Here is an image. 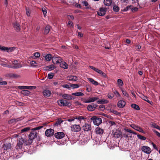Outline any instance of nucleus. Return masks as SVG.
I'll use <instances>...</instances> for the list:
<instances>
[{
  "mask_svg": "<svg viewBox=\"0 0 160 160\" xmlns=\"http://www.w3.org/2000/svg\"><path fill=\"white\" fill-rule=\"evenodd\" d=\"M42 128L43 126H39L32 129V131L31 132L29 135V139L28 140L29 144H31L32 142V140L38 136V133L35 131L39 130Z\"/></svg>",
  "mask_w": 160,
  "mask_h": 160,
  "instance_id": "nucleus-1",
  "label": "nucleus"
},
{
  "mask_svg": "<svg viewBox=\"0 0 160 160\" xmlns=\"http://www.w3.org/2000/svg\"><path fill=\"white\" fill-rule=\"evenodd\" d=\"M23 137L22 136L19 137L18 138V142L17 143V145L15 147V148L18 150L21 149L22 148L23 144L24 145H27L29 144L28 140L26 139L23 136Z\"/></svg>",
  "mask_w": 160,
  "mask_h": 160,
  "instance_id": "nucleus-2",
  "label": "nucleus"
},
{
  "mask_svg": "<svg viewBox=\"0 0 160 160\" xmlns=\"http://www.w3.org/2000/svg\"><path fill=\"white\" fill-rule=\"evenodd\" d=\"M91 120L93 121V123L95 125L97 126L99 125L102 122V119L101 118L96 116L92 117Z\"/></svg>",
  "mask_w": 160,
  "mask_h": 160,
  "instance_id": "nucleus-3",
  "label": "nucleus"
},
{
  "mask_svg": "<svg viewBox=\"0 0 160 160\" xmlns=\"http://www.w3.org/2000/svg\"><path fill=\"white\" fill-rule=\"evenodd\" d=\"M58 102L59 106H66L68 107H70L72 105L71 102H68L67 100L64 99L59 100L58 101Z\"/></svg>",
  "mask_w": 160,
  "mask_h": 160,
  "instance_id": "nucleus-4",
  "label": "nucleus"
},
{
  "mask_svg": "<svg viewBox=\"0 0 160 160\" xmlns=\"http://www.w3.org/2000/svg\"><path fill=\"white\" fill-rule=\"evenodd\" d=\"M11 144L6 141H4L3 144L2 145L3 149L5 150H8L11 148Z\"/></svg>",
  "mask_w": 160,
  "mask_h": 160,
  "instance_id": "nucleus-5",
  "label": "nucleus"
},
{
  "mask_svg": "<svg viewBox=\"0 0 160 160\" xmlns=\"http://www.w3.org/2000/svg\"><path fill=\"white\" fill-rule=\"evenodd\" d=\"M52 60L53 64H60L63 60L59 56H53L52 58Z\"/></svg>",
  "mask_w": 160,
  "mask_h": 160,
  "instance_id": "nucleus-6",
  "label": "nucleus"
},
{
  "mask_svg": "<svg viewBox=\"0 0 160 160\" xmlns=\"http://www.w3.org/2000/svg\"><path fill=\"white\" fill-rule=\"evenodd\" d=\"M10 68L17 69L20 68L22 67L21 63H19L17 60H14L12 62V65H10Z\"/></svg>",
  "mask_w": 160,
  "mask_h": 160,
  "instance_id": "nucleus-7",
  "label": "nucleus"
},
{
  "mask_svg": "<svg viewBox=\"0 0 160 160\" xmlns=\"http://www.w3.org/2000/svg\"><path fill=\"white\" fill-rule=\"evenodd\" d=\"M14 49V47L7 48L3 46L0 45V50L3 51H6L7 52H11L13 51Z\"/></svg>",
  "mask_w": 160,
  "mask_h": 160,
  "instance_id": "nucleus-8",
  "label": "nucleus"
},
{
  "mask_svg": "<svg viewBox=\"0 0 160 160\" xmlns=\"http://www.w3.org/2000/svg\"><path fill=\"white\" fill-rule=\"evenodd\" d=\"M81 130V127L79 125H73L71 126V130L72 132H78Z\"/></svg>",
  "mask_w": 160,
  "mask_h": 160,
  "instance_id": "nucleus-9",
  "label": "nucleus"
},
{
  "mask_svg": "<svg viewBox=\"0 0 160 160\" xmlns=\"http://www.w3.org/2000/svg\"><path fill=\"white\" fill-rule=\"evenodd\" d=\"M54 130L51 128H50L46 130L45 134L46 136L50 137L53 136L54 134Z\"/></svg>",
  "mask_w": 160,
  "mask_h": 160,
  "instance_id": "nucleus-10",
  "label": "nucleus"
},
{
  "mask_svg": "<svg viewBox=\"0 0 160 160\" xmlns=\"http://www.w3.org/2000/svg\"><path fill=\"white\" fill-rule=\"evenodd\" d=\"M97 107L98 105L97 104L92 103L88 106L87 109L90 111H94Z\"/></svg>",
  "mask_w": 160,
  "mask_h": 160,
  "instance_id": "nucleus-11",
  "label": "nucleus"
},
{
  "mask_svg": "<svg viewBox=\"0 0 160 160\" xmlns=\"http://www.w3.org/2000/svg\"><path fill=\"white\" fill-rule=\"evenodd\" d=\"M65 136V134L63 132H58L54 134L55 137L58 139H61Z\"/></svg>",
  "mask_w": 160,
  "mask_h": 160,
  "instance_id": "nucleus-12",
  "label": "nucleus"
},
{
  "mask_svg": "<svg viewBox=\"0 0 160 160\" xmlns=\"http://www.w3.org/2000/svg\"><path fill=\"white\" fill-rule=\"evenodd\" d=\"M83 130L84 131H91L92 129L90 124L88 123H85L82 127Z\"/></svg>",
  "mask_w": 160,
  "mask_h": 160,
  "instance_id": "nucleus-13",
  "label": "nucleus"
},
{
  "mask_svg": "<svg viewBox=\"0 0 160 160\" xmlns=\"http://www.w3.org/2000/svg\"><path fill=\"white\" fill-rule=\"evenodd\" d=\"M141 150L144 152L148 154H149L151 151L150 148L146 146H142V147Z\"/></svg>",
  "mask_w": 160,
  "mask_h": 160,
  "instance_id": "nucleus-14",
  "label": "nucleus"
},
{
  "mask_svg": "<svg viewBox=\"0 0 160 160\" xmlns=\"http://www.w3.org/2000/svg\"><path fill=\"white\" fill-rule=\"evenodd\" d=\"M106 12V9L105 8H99V10L97 12V14L100 16H103Z\"/></svg>",
  "mask_w": 160,
  "mask_h": 160,
  "instance_id": "nucleus-15",
  "label": "nucleus"
},
{
  "mask_svg": "<svg viewBox=\"0 0 160 160\" xmlns=\"http://www.w3.org/2000/svg\"><path fill=\"white\" fill-rule=\"evenodd\" d=\"M18 88L20 89H34L36 88L35 86H19Z\"/></svg>",
  "mask_w": 160,
  "mask_h": 160,
  "instance_id": "nucleus-16",
  "label": "nucleus"
},
{
  "mask_svg": "<svg viewBox=\"0 0 160 160\" xmlns=\"http://www.w3.org/2000/svg\"><path fill=\"white\" fill-rule=\"evenodd\" d=\"M98 99L99 98H98L96 97H92L89 98L87 100H85V101H84L83 102L86 103L93 102L96 100H98Z\"/></svg>",
  "mask_w": 160,
  "mask_h": 160,
  "instance_id": "nucleus-17",
  "label": "nucleus"
},
{
  "mask_svg": "<svg viewBox=\"0 0 160 160\" xmlns=\"http://www.w3.org/2000/svg\"><path fill=\"white\" fill-rule=\"evenodd\" d=\"M131 127L134 129L142 132H143L144 131L140 127L137 126L135 124H132L130 125Z\"/></svg>",
  "mask_w": 160,
  "mask_h": 160,
  "instance_id": "nucleus-18",
  "label": "nucleus"
},
{
  "mask_svg": "<svg viewBox=\"0 0 160 160\" xmlns=\"http://www.w3.org/2000/svg\"><path fill=\"white\" fill-rule=\"evenodd\" d=\"M56 68V67L53 64H51L50 65L48 66L44 67V70L50 71L54 70Z\"/></svg>",
  "mask_w": 160,
  "mask_h": 160,
  "instance_id": "nucleus-19",
  "label": "nucleus"
},
{
  "mask_svg": "<svg viewBox=\"0 0 160 160\" xmlns=\"http://www.w3.org/2000/svg\"><path fill=\"white\" fill-rule=\"evenodd\" d=\"M13 27L15 29L17 32H19L20 30V26L19 23L17 22L13 23Z\"/></svg>",
  "mask_w": 160,
  "mask_h": 160,
  "instance_id": "nucleus-20",
  "label": "nucleus"
},
{
  "mask_svg": "<svg viewBox=\"0 0 160 160\" xmlns=\"http://www.w3.org/2000/svg\"><path fill=\"white\" fill-rule=\"evenodd\" d=\"M126 104L125 102L124 101L120 100L119 101L118 103V106L119 108H123L124 107Z\"/></svg>",
  "mask_w": 160,
  "mask_h": 160,
  "instance_id": "nucleus-21",
  "label": "nucleus"
},
{
  "mask_svg": "<svg viewBox=\"0 0 160 160\" xmlns=\"http://www.w3.org/2000/svg\"><path fill=\"white\" fill-rule=\"evenodd\" d=\"M43 93V96L45 97H49L51 94V92L48 90H44Z\"/></svg>",
  "mask_w": 160,
  "mask_h": 160,
  "instance_id": "nucleus-22",
  "label": "nucleus"
},
{
  "mask_svg": "<svg viewBox=\"0 0 160 160\" xmlns=\"http://www.w3.org/2000/svg\"><path fill=\"white\" fill-rule=\"evenodd\" d=\"M62 97L63 98L65 99L69 100H71L72 99V96L71 95L67 94H65L62 95Z\"/></svg>",
  "mask_w": 160,
  "mask_h": 160,
  "instance_id": "nucleus-23",
  "label": "nucleus"
},
{
  "mask_svg": "<svg viewBox=\"0 0 160 160\" xmlns=\"http://www.w3.org/2000/svg\"><path fill=\"white\" fill-rule=\"evenodd\" d=\"M60 67L64 69H67L68 68V65L65 62L62 61V62L60 63Z\"/></svg>",
  "mask_w": 160,
  "mask_h": 160,
  "instance_id": "nucleus-24",
  "label": "nucleus"
},
{
  "mask_svg": "<svg viewBox=\"0 0 160 160\" xmlns=\"http://www.w3.org/2000/svg\"><path fill=\"white\" fill-rule=\"evenodd\" d=\"M95 131L96 133L99 134H102L103 132V129L98 127L96 128Z\"/></svg>",
  "mask_w": 160,
  "mask_h": 160,
  "instance_id": "nucleus-25",
  "label": "nucleus"
},
{
  "mask_svg": "<svg viewBox=\"0 0 160 160\" xmlns=\"http://www.w3.org/2000/svg\"><path fill=\"white\" fill-rule=\"evenodd\" d=\"M89 67L94 70L95 71L97 72L98 73L101 74L102 73V71L96 68H95L94 67L91 66H89Z\"/></svg>",
  "mask_w": 160,
  "mask_h": 160,
  "instance_id": "nucleus-26",
  "label": "nucleus"
},
{
  "mask_svg": "<svg viewBox=\"0 0 160 160\" xmlns=\"http://www.w3.org/2000/svg\"><path fill=\"white\" fill-rule=\"evenodd\" d=\"M68 80L69 81H76L78 79V78L75 76H71L68 77Z\"/></svg>",
  "mask_w": 160,
  "mask_h": 160,
  "instance_id": "nucleus-27",
  "label": "nucleus"
},
{
  "mask_svg": "<svg viewBox=\"0 0 160 160\" xmlns=\"http://www.w3.org/2000/svg\"><path fill=\"white\" fill-rule=\"evenodd\" d=\"M88 79L91 83H92L93 85L97 86L99 84V83L98 82L95 81L92 78H88Z\"/></svg>",
  "mask_w": 160,
  "mask_h": 160,
  "instance_id": "nucleus-28",
  "label": "nucleus"
},
{
  "mask_svg": "<svg viewBox=\"0 0 160 160\" xmlns=\"http://www.w3.org/2000/svg\"><path fill=\"white\" fill-rule=\"evenodd\" d=\"M104 3L106 6H110L112 2V0H104Z\"/></svg>",
  "mask_w": 160,
  "mask_h": 160,
  "instance_id": "nucleus-29",
  "label": "nucleus"
},
{
  "mask_svg": "<svg viewBox=\"0 0 160 160\" xmlns=\"http://www.w3.org/2000/svg\"><path fill=\"white\" fill-rule=\"evenodd\" d=\"M142 99L146 101L147 102L149 103L151 105H152L153 102H152V101H150L148 99V97H147L145 96L144 95H143L142 97Z\"/></svg>",
  "mask_w": 160,
  "mask_h": 160,
  "instance_id": "nucleus-30",
  "label": "nucleus"
},
{
  "mask_svg": "<svg viewBox=\"0 0 160 160\" xmlns=\"http://www.w3.org/2000/svg\"><path fill=\"white\" fill-rule=\"evenodd\" d=\"M21 93L24 96H28L30 94V92L28 90L24 89L21 91Z\"/></svg>",
  "mask_w": 160,
  "mask_h": 160,
  "instance_id": "nucleus-31",
  "label": "nucleus"
},
{
  "mask_svg": "<svg viewBox=\"0 0 160 160\" xmlns=\"http://www.w3.org/2000/svg\"><path fill=\"white\" fill-rule=\"evenodd\" d=\"M97 102L98 103L100 104H105L107 103L108 102V101L107 100H105L104 99H99L98 100Z\"/></svg>",
  "mask_w": 160,
  "mask_h": 160,
  "instance_id": "nucleus-32",
  "label": "nucleus"
},
{
  "mask_svg": "<svg viewBox=\"0 0 160 160\" xmlns=\"http://www.w3.org/2000/svg\"><path fill=\"white\" fill-rule=\"evenodd\" d=\"M50 26L48 25H47L46 26L44 31L45 34H47L49 32L50 30Z\"/></svg>",
  "mask_w": 160,
  "mask_h": 160,
  "instance_id": "nucleus-33",
  "label": "nucleus"
},
{
  "mask_svg": "<svg viewBox=\"0 0 160 160\" xmlns=\"http://www.w3.org/2000/svg\"><path fill=\"white\" fill-rule=\"evenodd\" d=\"M45 60L47 61H49L52 59V55L50 54H47L45 57Z\"/></svg>",
  "mask_w": 160,
  "mask_h": 160,
  "instance_id": "nucleus-34",
  "label": "nucleus"
},
{
  "mask_svg": "<svg viewBox=\"0 0 160 160\" xmlns=\"http://www.w3.org/2000/svg\"><path fill=\"white\" fill-rule=\"evenodd\" d=\"M131 106L132 108H134L136 110H139L140 109V108L139 106L137 104H132Z\"/></svg>",
  "mask_w": 160,
  "mask_h": 160,
  "instance_id": "nucleus-35",
  "label": "nucleus"
},
{
  "mask_svg": "<svg viewBox=\"0 0 160 160\" xmlns=\"http://www.w3.org/2000/svg\"><path fill=\"white\" fill-rule=\"evenodd\" d=\"M72 95L74 96H82L84 95V94L82 92H80L73 93H72Z\"/></svg>",
  "mask_w": 160,
  "mask_h": 160,
  "instance_id": "nucleus-36",
  "label": "nucleus"
},
{
  "mask_svg": "<svg viewBox=\"0 0 160 160\" xmlns=\"http://www.w3.org/2000/svg\"><path fill=\"white\" fill-rule=\"evenodd\" d=\"M82 3L83 5L86 7L87 8H89V5L88 4V2L87 1H83L82 2Z\"/></svg>",
  "mask_w": 160,
  "mask_h": 160,
  "instance_id": "nucleus-37",
  "label": "nucleus"
},
{
  "mask_svg": "<svg viewBox=\"0 0 160 160\" xmlns=\"http://www.w3.org/2000/svg\"><path fill=\"white\" fill-rule=\"evenodd\" d=\"M75 118L78 120L80 121H81L82 120H84L85 118L84 117L82 116H75Z\"/></svg>",
  "mask_w": 160,
  "mask_h": 160,
  "instance_id": "nucleus-38",
  "label": "nucleus"
},
{
  "mask_svg": "<svg viewBox=\"0 0 160 160\" xmlns=\"http://www.w3.org/2000/svg\"><path fill=\"white\" fill-rule=\"evenodd\" d=\"M132 6L130 5L127 6L126 8H124L123 9H122V11L123 12H126L129 10L131 9V7Z\"/></svg>",
  "mask_w": 160,
  "mask_h": 160,
  "instance_id": "nucleus-39",
  "label": "nucleus"
},
{
  "mask_svg": "<svg viewBox=\"0 0 160 160\" xmlns=\"http://www.w3.org/2000/svg\"><path fill=\"white\" fill-rule=\"evenodd\" d=\"M62 122V120L61 119H58L54 124L55 126H58Z\"/></svg>",
  "mask_w": 160,
  "mask_h": 160,
  "instance_id": "nucleus-40",
  "label": "nucleus"
},
{
  "mask_svg": "<svg viewBox=\"0 0 160 160\" xmlns=\"http://www.w3.org/2000/svg\"><path fill=\"white\" fill-rule=\"evenodd\" d=\"M113 10L114 12H118L119 10V8L117 5H114L113 8Z\"/></svg>",
  "mask_w": 160,
  "mask_h": 160,
  "instance_id": "nucleus-41",
  "label": "nucleus"
},
{
  "mask_svg": "<svg viewBox=\"0 0 160 160\" xmlns=\"http://www.w3.org/2000/svg\"><path fill=\"white\" fill-rule=\"evenodd\" d=\"M26 14L28 16H29L30 15L31 11L29 8H26Z\"/></svg>",
  "mask_w": 160,
  "mask_h": 160,
  "instance_id": "nucleus-42",
  "label": "nucleus"
},
{
  "mask_svg": "<svg viewBox=\"0 0 160 160\" xmlns=\"http://www.w3.org/2000/svg\"><path fill=\"white\" fill-rule=\"evenodd\" d=\"M30 128L29 127H26L24 128H23L21 129V132H27L30 130Z\"/></svg>",
  "mask_w": 160,
  "mask_h": 160,
  "instance_id": "nucleus-43",
  "label": "nucleus"
},
{
  "mask_svg": "<svg viewBox=\"0 0 160 160\" xmlns=\"http://www.w3.org/2000/svg\"><path fill=\"white\" fill-rule=\"evenodd\" d=\"M70 87L73 89L78 88L79 87V85L78 84H70Z\"/></svg>",
  "mask_w": 160,
  "mask_h": 160,
  "instance_id": "nucleus-44",
  "label": "nucleus"
},
{
  "mask_svg": "<svg viewBox=\"0 0 160 160\" xmlns=\"http://www.w3.org/2000/svg\"><path fill=\"white\" fill-rule=\"evenodd\" d=\"M117 83L118 85L121 86H122L123 85V82L122 80L120 79H119L118 80Z\"/></svg>",
  "mask_w": 160,
  "mask_h": 160,
  "instance_id": "nucleus-45",
  "label": "nucleus"
},
{
  "mask_svg": "<svg viewBox=\"0 0 160 160\" xmlns=\"http://www.w3.org/2000/svg\"><path fill=\"white\" fill-rule=\"evenodd\" d=\"M10 77H13L14 78H20V76L19 75L15 74H11L10 75Z\"/></svg>",
  "mask_w": 160,
  "mask_h": 160,
  "instance_id": "nucleus-46",
  "label": "nucleus"
},
{
  "mask_svg": "<svg viewBox=\"0 0 160 160\" xmlns=\"http://www.w3.org/2000/svg\"><path fill=\"white\" fill-rule=\"evenodd\" d=\"M137 137L138 138L140 139L141 140H145L146 139V138L145 137L142 136L138 134L137 135Z\"/></svg>",
  "mask_w": 160,
  "mask_h": 160,
  "instance_id": "nucleus-47",
  "label": "nucleus"
},
{
  "mask_svg": "<svg viewBox=\"0 0 160 160\" xmlns=\"http://www.w3.org/2000/svg\"><path fill=\"white\" fill-rule=\"evenodd\" d=\"M122 92L124 95L128 97L129 96V95L128 93L124 90H122Z\"/></svg>",
  "mask_w": 160,
  "mask_h": 160,
  "instance_id": "nucleus-48",
  "label": "nucleus"
},
{
  "mask_svg": "<svg viewBox=\"0 0 160 160\" xmlns=\"http://www.w3.org/2000/svg\"><path fill=\"white\" fill-rule=\"evenodd\" d=\"M110 112H112L114 114H116V115H118L119 114V113L118 112V111H117L113 110V109H110Z\"/></svg>",
  "mask_w": 160,
  "mask_h": 160,
  "instance_id": "nucleus-49",
  "label": "nucleus"
},
{
  "mask_svg": "<svg viewBox=\"0 0 160 160\" xmlns=\"http://www.w3.org/2000/svg\"><path fill=\"white\" fill-rule=\"evenodd\" d=\"M54 76V74L53 73H49L48 75V78L49 79H51Z\"/></svg>",
  "mask_w": 160,
  "mask_h": 160,
  "instance_id": "nucleus-50",
  "label": "nucleus"
},
{
  "mask_svg": "<svg viewBox=\"0 0 160 160\" xmlns=\"http://www.w3.org/2000/svg\"><path fill=\"white\" fill-rule=\"evenodd\" d=\"M8 123L9 124H12L16 123L15 122V118L12 119L8 121Z\"/></svg>",
  "mask_w": 160,
  "mask_h": 160,
  "instance_id": "nucleus-51",
  "label": "nucleus"
},
{
  "mask_svg": "<svg viewBox=\"0 0 160 160\" xmlns=\"http://www.w3.org/2000/svg\"><path fill=\"white\" fill-rule=\"evenodd\" d=\"M99 108L101 110L103 111L105 109V106L103 105H101L99 106Z\"/></svg>",
  "mask_w": 160,
  "mask_h": 160,
  "instance_id": "nucleus-52",
  "label": "nucleus"
},
{
  "mask_svg": "<svg viewBox=\"0 0 160 160\" xmlns=\"http://www.w3.org/2000/svg\"><path fill=\"white\" fill-rule=\"evenodd\" d=\"M31 65L32 66L35 67L36 66L35 65L36 64H37L36 62L34 61H32L31 62H30Z\"/></svg>",
  "mask_w": 160,
  "mask_h": 160,
  "instance_id": "nucleus-53",
  "label": "nucleus"
},
{
  "mask_svg": "<svg viewBox=\"0 0 160 160\" xmlns=\"http://www.w3.org/2000/svg\"><path fill=\"white\" fill-rule=\"evenodd\" d=\"M33 55L36 58H39L40 56V54L38 52H36L33 54Z\"/></svg>",
  "mask_w": 160,
  "mask_h": 160,
  "instance_id": "nucleus-54",
  "label": "nucleus"
},
{
  "mask_svg": "<svg viewBox=\"0 0 160 160\" xmlns=\"http://www.w3.org/2000/svg\"><path fill=\"white\" fill-rule=\"evenodd\" d=\"M131 10L132 12H136L138 10V8L136 7L133 8L131 7Z\"/></svg>",
  "mask_w": 160,
  "mask_h": 160,
  "instance_id": "nucleus-55",
  "label": "nucleus"
},
{
  "mask_svg": "<svg viewBox=\"0 0 160 160\" xmlns=\"http://www.w3.org/2000/svg\"><path fill=\"white\" fill-rule=\"evenodd\" d=\"M42 12L44 14V17H45L46 16L47 11L45 8H42Z\"/></svg>",
  "mask_w": 160,
  "mask_h": 160,
  "instance_id": "nucleus-56",
  "label": "nucleus"
},
{
  "mask_svg": "<svg viewBox=\"0 0 160 160\" xmlns=\"http://www.w3.org/2000/svg\"><path fill=\"white\" fill-rule=\"evenodd\" d=\"M62 87L63 88L68 89H69L70 88V87H70V86H69V85L68 84H65L62 85Z\"/></svg>",
  "mask_w": 160,
  "mask_h": 160,
  "instance_id": "nucleus-57",
  "label": "nucleus"
},
{
  "mask_svg": "<svg viewBox=\"0 0 160 160\" xmlns=\"http://www.w3.org/2000/svg\"><path fill=\"white\" fill-rule=\"evenodd\" d=\"M105 48L106 49H110L111 48V45L109 43H108V45L105 46Z\"/></svg>",
  "mask_w": 160,
  "mask_h": 160,
  "instance_id": "nucleus-58",
  "label": "nucleus"
},
{
  "mask_svg": "<svg viewBox=\"0 0 160 160\" xmlns=\"http://www.w3.org/2000/svg\"><path fill=\"white\" fill-rule=\"evenodd\" d=\"M1 65L3 67H6L8 68H10L11 67V65L7 64L5 63H1Z\"/></svg>",
  "mask_w": 160,
  "mask_h": 160,
  "instance_id": "nucleus-59",
  "label": "nucleus"
},
{
  "mask_svg": "<svg viewBox=\"0 0 160 160\" xmlns=\"http://www.w3.org/2000/svg\"><path fill=\"white\" fill-rule=\"evenodd\" d=\"M108 96L109 98H112L114 97V95L112 93H110L108 94Z\"/></svg>",
  "mask_w": 160,
  "mask_h": 160,
  "instance_id": "nucleus-60",
  "label": "nucleus"
},
{
  "mask_svg": "<svg viewBox=\"0 0 160 160\" xmlns=\"http://www.w3.org/2000/svg\"><path fill=\"white\" fill-rule=\"evenodd\" d=\"M68 25H70L71 27H73V23L72 21L70 20L68 21Z\"/></svg>",
  "mask_w": 160,
  "mask_h": 160,
  "instance_id": "nucleus-61",
  "label": "nucleus"
},
{
  "mask_svg": "<svg viewBox=\"0 0 160 160\" xmlns=\"http://www.w3.org/2000/svg\"><path fill=\"white\" fill-rule=\"evenodd\" d=\"M114 94L116 95L117 97L120 96V95L118 92L116 90L114 92Z\"/></svg>",
  "mask_w": 160,
  "mask_h": 160,
  "instance_id": "nucleus-62",
  "label": "nucleus"
},
{
  "mask_svg": "<svg viewBox=\"0 0 160 160\" xmlns=\"http://www.w3.org/2000/svg\"><path fill=\"white\" fill-rule=\"evenodd\" d=\"M22 119H23V118L22 117L17 118L16 119L15 118L16 122H17L19 121H20V120Z\"/></svg>",
  "mask_w": 160,
  "mask_h": 160,
  "instance_id": "nucleus-63",
  "label": "nucleus"
},
{
  "mask_svg": "<svg viewBox=\"0 0 160 160\" xmlns=\"http://www.w3.org/2000/svg\"><path fill=\"white\" fill-rule=\"evenodd\" d=\"M154 132L157 136L160 138V133L159 132L155 130L154 131Z\"/></svg>",
  "mask_w": 160,
  "mask_h": 160,
  "instance_id": "nucleus-64",
  "label": "nucleus"
}]
</instances>
